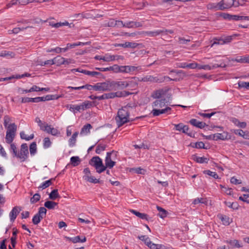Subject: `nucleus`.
I'll list each match as a JSON object with an SVG mask.
<instances>
[{
	"instance_id": "1",
	"label": "nucleus",
	"mask_w": 249,
	"mask_h": 249,
	"mask_svg": "<svg viewBox=\"0 0 249 249\" xmlns=\"http://www.w3.org/2000/svg\"><path fill=\"white\" fill-rule=\"evenodd\" d=\"M167 103L165 98L157 99L152 104L153 108L152 114L154 116H158L171 110V108L166 106Z\"/></svg>"
},
{
	"instance_id": "2",
	"label": "nucleus",
	"mask_w": 249,
	"mask_h": 249,
	"mask_svg": "<svg viewBox=\"0 0 249 249\" xmlns=\"http://www.w3.org/2000/svg\"><path fill=\"white\" fill-rule=\"evenodd\" d=\"M130 113L128 108L125 107L119 109L117 115L115 117V121L118 127L123 125L124 124L132 121L133 120L130 119Z\"/></svg>"
},
{
	"instance_id": "3",
	"label": "nucleus",
	"mask_w": 249,
	"mask_h": 249,
	"mask_svg": "<svg viewBox=\"0 0 249 249\" xmlns=\"http://www.w3.org/2000/svg\"><path fill=\"white\" fill-rule=\"evenodd\" d=\"M89 163L95 167L96 172L98 173H101L106 169V167L103 165L102 160L99 157H93L90 160Z\"/></svg>"
},
{
	"instance_id": "4",
	"label": "nucleus",
	"mask_w": 249,
	"mask_h": 249,
	"mask_svg": "<svg viewBox=\"0 0 249 249\" xmlns=\"http://www.w3.org/2000/svg\"><path fill=\"white\" fill-rule=\"evenodd\" d=\"M29 156L28 147L26 143H23L21 145L20 149L19 152L16 156V158L20 159L21 162L25 161Z\"/></svg>"
},
{
	"instance_id": "5",
	"label": "nucleus",
	"mask_w": 249,
	"mask_h": 249,
	"mask_svg": "<svg viewBox=\"0 0 249 249\" xmlns=\"http://www.w3.org/2000/svg\"><path fill=\"white\" fill-rule=\"evenodd\" d=\"M174 33L172 30H167L165 29L157 30L153 31H143L142 34L145 36H148L150 37H155L159 36V35L164 33L166 35L168 34H172Z\"/></svg>"
},
{
	"instance_id": "6",
	"label": "nucleus",
	"mask_w": 249,
	"mask_h": 249,
	"mask_svg": "<svg viewBox=\"0 0 249 249\" xmlns=\"http://www.w3.org/2000/svg\"><path fill=\"white\" fill-rule=\"evenodd\" d=\"M112 89L111 81H107L105 82L98 83L95 84V91H111Z\"/></svg>"
},
{
	"instance_id": "7",
	"label": "nucleus",
	"mask_w": 249,
	"mask_h": 249,
	"mask_svg": "<svg viewBox=\"0 0 249 249\" xmlns=\"http://www.w3.org/2000/svg\"><path fill=\"white\" fill-rule=\"evenodd\" d=\"M132 83V81H112V90H116L118 89H124L128 87Z\"/></svg>"
},
{
	"instance_id": "8",
	"label": "nucleus",
	"mask_w": 249,
	"mask_h": 249,
	"mask_svg": "<svg viewBox=\"0 0 249 249\" xmlns=\"http://www.w3.org/2000/svg\"><path fill=\"white\" fill-rule=\"evenodd\" d=\"M236 1L234 0H222L220 1V8L222 10L228 9L232 6L235 7Z\"/></svg>"
},
{
	"instance_id": "9",
	"label": "nucleus",
	"mask_w": 249,
	"mask_h": 249,
	"mask_svg": "<svg viewBox=\"0 0 249 249\" xmlns=\"http://www.w3.org/2000/svg\"><path fill=\"white\" fill-rule=\"evenodd\" d=\"M119 23H121L122 27H127L128 28L140 27L143 25V22L134 21H127L125 23H123V21H119Z\"/></svg>"
},
{
	"instance_id": "10",
	"label": "nucleus",
	"mask_w": 249,
	"mask_h": 249,
	"mask_svg": "<svg viewBox=\"0 0 249 249\" xmlns=\"http://www.w3.org/2000/svg\"><path fill=\"white\" fill-rule=\"evenodd\" d=\"M114 152V151L112 152H107L105 158V167L109 169L112 168L116 164V162L113 161L111 159V155Z\"/></svg>"
},
{
	"instance_id": "11",
	"label": "nucleus",
	"mask_w": 249,
	"mask_h": 249,
	"mask_svg": "<svg viewBox=\"0 0 249 249\" xmlns=\"http://www.w3.org/2000/svg\"><path fill=\"white\" fill-rule=\"evenodd\" d=\"M141 82H159L161 83L163 82V80L160 79L157 77H154L152 75H147L139 80Z\"/></svg>"
},
{
	"instance_id": "12",
	"label": "nucleus",
	"mask_w": 249,
	"mask_h": 249,
	"mask_svg": "<svg viewBox=\"0 0 249 249\" xmlns=\"http://www.w3.org/2000/svg\"><path fill=\"white\" fill-rule=\"evenodd\" d=\"M214 141L226 140L231 139V135L227 132L222 133H215L213 134Z\"/></svg>"
},
{
	"instance_id": "13",
	"label": "nucleus",
	"mask_w": 249,
	"mask_h": 249,
	"mask_svg": "<svg viewBox=\"0 0 249 249\" xmlns=\"http://www.w3.org/2000/svg\"><path fill=\"white\" fill-rule=\"evenodd\" d=\"M21 211V208L18 206L14 207L9 213L10 221L14 222L16 219L17 215Z\"/></svg>"
},
{
	"instance_id": "14",
	"label": "nucleus",
	"mask_w": 249,
	"mask_h": 249,
	"mask_svg": "<svg viewBox=\"0 0 249 249\" xmlns=\"http://www.w3.org/2000/svg\"><path fill=\"white\" fill-rule=\"evenodd\" d=\"M127 73L130 74H135L142 71L141 66H134L126 65Z\"/></svg>"
},
{
	"instance_id": "15",
	"label": "nucleus",
	"mask_w": 249,
	"mask_h": 249,
	"mask_svg": "<svg viewBox=\"0 0 249 249\" xmlns=\"http://www.w3.org/2000/svg\"><path fill=\"white\" fill-rule=\"evenodd\" d=\"M138 238L140 240L143 241L144 243L150 249H152V246L155 245V244L152 243L150 239L146 235H141L139 236Z\"/></svg>"
},
{
	"instance_id": "16",
	"label": "nucleus",
	"mask_w": 249,
	"mask_h": 249,
	"mask_svg": "<svg viewBox=\"0 0 249 249\" xmlns=\"http://www.w3.org/2000/svg\"><path fill=\"white\" fill-rule=\"evenodd\" d=\"M189 122L193 126L201 129L204 128L207 125L205 123L199 122L196 119H192Z\"/></svg>"
},
{
	"instance_id": "17",
	"label": "nucleus",
	"mask_w": 249,
	"mask_h": 249,
	"mask_svg": "<svg viewBox=\"0 0 249 249\" xmlns=\"http://www.w3.org/2000/svg\"><path fill=\"white\" fill-rule=\"evenodd\" d=\"M66 107L71 111L73 112L74 113H75L76 112H81L83 111L81 104L80 105H67Z\"/></svg>"
},
{
	"instance_id": "18",
	"label": "nucleus",
	"mask_w": 249,
	"mask_h": 249,
	"mask_svg": "<svg viewBox=\"0 0 249 249\" xmlns=\"http://www.w3.org/2000/svg\"><path fill=\"white\" fill-rule=\"evenodd\" d=\"M115 47H122L123 48H134L137 47V44L135 42H125L124 43L115 44Z\"/></svg>"
},
{
	"instance_id": "19",
	"label": "nucleus",
	"mask_w": 249,
	"mask_h": 249,
	"mask_svg": "<svg viewBox=\"0 0 249 249\" xmlns=\"http://www.w3.org/2000/svg\"><path fill=\"white\" fill-rule=\"evenodd\" d=\"M123 59V56L120 55H106L103 56V60L105 62H109L113 61L115 59Z\"/></svg>"
},
{
	"instance_id": "20",
	"label": "nucleus",
	"mask_w": 249,
	"mask_h": 249,
	"mask_svg": "<svg viewBox=\"0 0 249 249\" xmlns=\"http://www.w3.org/2000/svg\"><path fill=\"white\" fill-rule=\"evenodd\" d=\"M67 239L73 243L79 242L84 243L86 241V238L84 236L83 238H81L80 236H76L73 237H66Z\"/></svg>"
},
{
	"instance_id": "21",
	"label": "nucleus",
	"mask_w": 249,
	"mask_h": 249,
	"mask_svg": "<svg viewBox=\"0 0 249 249\" xmlns=\"http://www.w3.org/2000/svg\"><path fill=\"white\" fill-rule=\"evenodd\" d=\"M230 121L232 122L236 126L239 127L244 128L246 127L247 124L245 122H240L237 119L232 117L230 119Z\"/></svg>"
},
{
	"instance_id": "22",
	"label": "nucleus",
	"mask_w": 249,
	"mask_h": 249,
	"mask_svg": "<svg viewBox=\"0 0 249 249\" xmlns=\"http://www.w3.org/2000/svg\"><path fill=\"white\" fill-rule=\"evenodd\" d=\"M130 212L142 219H145L147 221L148 220V215L146 213H141L134 210H131Z\"/></svg>"
},
{
	"instance_id": "23",
	"label": "nucleus",
	"mask_w": 249,
	"mask_h": 249,
	"mask_svg": "<svg viewBox=\"0 0 249 249\" xmlns=\"http://www.w3.org/2000/svg\"><path fill=\"white\" fill-rule=\"evenodd\" d=\"M234 133L242 137L245 139L249 140V132L244 131L241 129H238L234 130Z\"/></svg>"
},
{
	"instance_id": "24",
	"label": "nucleus",
	"mask_w": 249,
	"mask_h": 249,
	"mask_svg": "<svg viewBox=\"0 0 249 249\" xmlns=\"http://www.w3.org/2000/svg\"><path fill=\"white\" fill-rule=\"evenodd\" d=\"M54 178H52L49 180H46L43 183H42L38 187L39 189H44L49 187L52 184V181L54 180Z\"/></svg>"
},
{
	"instance_id": "25",
	"label": "nucleus",
	"mask_w": 249,
	"mask_h": 249,
	"mask_svg": "<svg viewBox=\"0 0 249 249\" xmlns=\"http://www.w3.org/2000/svg\"><path fill=\"white\" fill-rule=\"evenodd\" d=\"M164 94V91L163 89H160L155 91L152 94V97L154 99H160L162 95Z\"/></svg>"
},
{
	"instance_id": "26",
	"label": "nucleus",
	"mask_w": 249,
	"mask_h": 249,
	"mask_svg": "<svg viewBox=\"0 0 249 249\" xmlns=\"http://www.w3.org/2000/svg\"><path fill=\"white\" fill-rule=\"evenodd\" d=\"M207 8L210 10H222L220 9V2L218 3H209L207 5Z\"/></svg>"
},
{
	"instance_id": "27",
	"label": "nucleus",
	"mask_w": 249,
	"mask_h": 249,
	"mask_svg": "<svg viewBox=\"0 0 249 249\" xmlns=\"http://www.w3.org/2000/svg\"><path fill=\"white\" fill-rule=\"evenodd\" d=\"M78 132H75L72 135L71 137L69 140V144L70 147H72L75 145L76 138L78 136Z\"/></svg>"
},
{
	"instance_id": "28",
	"label": "nucleus",
	"mask_w": 249,
	"mask_h": 249,
	"mask_svg": "<svg viewBox=\"0 0 249 249\" xmlns=\"http://www.w3.org/2000/svg\"><path fill=\"white\" fill-rule=\"evenodd\" d=\"M15 53L10 51H2L0 53V56L1 57H5L8 58H12L14 57Z\"/></svg>"
},
{
	"instance_id": "29",
	"label": "nucleus",
	"mask_w": 249,
	"mask_h": 249,
	"mask_svg": "<svg viewBox=\"0 0 249 249\" xmlns=\"http://www.w3.org/2000/svg\"><path fill=\"white\" fill-rule=\"evenodd\" d=\"M58 203L52 201H47L44 203V206L48 209H53L57 205Z\"/></svg>"
},
{
	"instance_id": "30",
	"label": "nucleus",
	"mask_w": 249,
	"mask_h": 249,
	"mask_svg": "<svg viewBox=\"0 0 249 249\" xmlns=\"http://www.w3.org/2000/svg\"><path fill=\"white\" fill-rule=\"evenodd\" d=\"M49 24L53 27L58 28L63 26H68L69 23L68 21H65L63 22H60L55 23L53 22H50Z\"/></svg>"
},
{
	"instance_id": "31",
	"label": "nucleus",
	"mask_w": 249,
	"mask_h": 249,
	"mask_svg": "<svg viewBox=\"0 0 249 249\" xmlns=\"http://www.w3.org/2000/svg\"><path fill=\"white\" fill-rule=\"evenodd\" d=\"M71 162L73 166L75 167L78 165L80 162L81 160L79 157L78 156H73L70 159Z\"/></svg>"
},
{
	"instance_id": "32",
	"label": "nucleus",
	"mask_w": 249,
	"mask_h": 249,
	"mask_svg": "<svg viewBox=\"0 0 249 249\" xmlns=\"http://www.w3.org/2000/svg\"><path fill=\"white\" fill-rule=\"evenodd\" d=\"M152 249H174L170 245H165L163 244H157L152 246Z\"/></svg>"
},
{
	"instance_id": "33",
	"label": "nucleus",
	"mask_w": 249,
	"mask_h": 249,
	"mask_svg": "<svg viewBox=\"0 0 249 249\" xmlns=\"http://www.w3.org/2000/svg\"><path fill=\"white\" fill-rule=\"evenodd\" d=\"M15 134L11 133L10 132H6L5 137L6 142L7 143H11L15 138Z\"/></svg>"
},
{
	"instance_id": "34",
	"label": "nucleus",
	"mask_w": 249,
	"mask_h": 249,
	"mask_svg": "<svg viewBox=\"0 0 249 249\" xmlns=\"http://www.w3.org/2000/svg\"><path fill=\"white\" fill-rule=\"evenodd\" d=\"M83 73L90 76L91 77H97L98 76L102 75V73L97 71H91L88 70H85V71H82Z\"/></svg>"
},
{
	"instance_id": "35",
	"label": "nucleus",
	"mask_w": 249,
	"mask_h": 249,
	"mask_svg": "<svg viewBox=\"0 0 249 249\" xmlns=\"http://www.w3.org/2000/svg\"><path fill=\"white\" fill-rule=\"evenodd\" d=\"M54 64L59 66L61 65H64V57L58 55L53 58Z\"/></svg>"
},
{
	"instance_id": "36",
	"label": "nucleus",
	"mask_w": 249,
	"mask_h": 249,
	"mask_svg": "<svg viewBox=\"0 0 249 249\" xmlns=\"http://www.w3.org/2000/svg\"><path fill=\"white\" fill-rule=\"evenodd\" d=\"M120 20H115L114 19H110L107 22L105 23V27H114L117 26V23Z\"/></svg>"
},
{
	"instance_id": "37",
	"label": "nucleus",
	"mask_w": 249,
	"mask_h": 249,
	"mask_svg": "<svg viewBox=\"0 0 249 249\" xmlns=\"http://www.w3.org/2000/svg\"><path fill=\"white\" fill-rule=\"evenodd\" d=\"M29 102L38 103L37 97L35 98L23 97L21 98L22 103Z\"/></svg>"
},
{
	"instance_id": "38",
	"label": "nucleus",
	"mask_w": 249,
	"mask_h": 249,
	"mask_svg": "<svg viewBox=\"0 0 249 249\" xmlns=\"http://www.w3.org/2000/svg\"><path fill=\"white\" fill-rule=\"evenodd\" d=\"M226 242L230 244L231 248H240L241 246L239 244V242L237 240H227Z\"/></svg>"
},
{
	"instance_id": "39",
	"label": "nucleus",
	"mask_w": 249,
	"mask_h": 249,
	"mask_svg": "<svg viewBox=\"0 0 249 249\" xmlns=\"http://www.w3.org/2000/svg\"><path fill=\"white\" fill-rule=\"evenodd\" d=\"M6 128H7L6 132H10L11 133L15 134L16 131L17 130V125L15 123H13L8 125Z\"/></svg>"
},
{
	"instance_id": "40",
	"label": "nucleus",
	"mask_w": 249,
	"mask_h": 249,
	"mask_svg": "<svg viewBox=\"0 0 249 249\" xmlns=\"http://www.w3.org/2000/svg\"><path fill=\"white\" fill-rule=\"evenodd\" d=\"M10 144V148L9 149L10 152L12 154L13 157H16V156L18 153V151H17V148L16 145L15 143H12V142Z\"/></svg>"
},
{
	"instance_id": "41",
	"label": "nucleus",
	"mask_w": 249,
	"mask_h": 249,
	"mask_svg": "<svg viewBox=\"0 0 249 249\" xmlns=\"http://www.w3.org/2000/svg\"><path fill=\"white\" fill-rule=\"evenodd\" d=\"M183 133L192 138H195V133L193 131H189V128L188 126L186 125L185 126Z\"/></svg>"
},
{
	"instance_id": "42",
	"label": "nucleus",
	"mask_w": 249,
	"mask_h": 249,
	"mask_svg": "<svg viewBox=\"0 0 249 249\" xmlns=\"http://www.w3.org/2000/svg\"><path fill=\"white\" fill-rule=\"evenodd\" d=\"M229 41L224 40L222 39L214 38L213 39V42L211 45V47H213L214 45H222Z\"/></svg>"
},
{
	"instance_id": "43",
	"label": "nucleus",
	"mask_w": 249,
	"mask_h": 249,
	"mask_svg": "<svg viewBox=\"0 0 249 249\" xmlns=\"http://www.w3.org/2000/svg\"><path fill=\"white\" fill-rule=\"evenodd\" d=\"M30 152L31 156H34L36 153V142H33L30 145Z\"/></svg>"
},
{
	"instance_id": "44",
	"label": "nucleus",
	"mask_w": 249,
	"mask_h": 249,
	"mask_svg": "<svg viewBox=\"0 0 249 249\" xmlns=\"http://www.w3.org/2000/svg\"><path fill=\"white\" fill-rule=\"evenodd\" d=\"M203 173L205 175H208L209 176L212 177L215 179L219 178V176L215 172H212L209 170H204Z\"/></svg>"
},
{
	"instance_id": "45",
	"label": "nucleus",
	"mask_w": 249,
	"mask_h": 249,
	"mask_svg": "<svg viewBox=\"0 0 249 249\" xmlns=\"http://www.w3.org/2000/svg\"><path fill=\"white\" fill-rule=\"evenodd\" d=\"M59 197L57 189L53 190L49 194V198L52 200H55L56 198Z\"/></svg>"
},
{
	"instance_id": "46",
	"label": "nucleus",
	"mask_w": 249,
	"mask_h": 249,
	"mask_svg": "<svg viewBox=\"0 0 249 249\" xmlns=\"http://www.w3.org/2000/svg\"><path fill=\"white\" fill-rule=\"evenodd\" d=\"M20 136L21 139L25 140L26 141L32 140L34 137V135L33 134L30 135L29 136H27V135L23 131H22L20 133Z\"/></svg>"
},
{
	"instance_id": "47",
	"label": "nucleus",
	"mask_w": 249,
	"mask_h": 249,
	"mask_svg": "<svg viewBox=\"0 0 249 249\" xmlns=\"http://www.w3.org/2000/svg\"><path fill=\"white\" fill-rule=\"evenodd\" d=\"M92 128V126L89 124H87L83 126L82 127L81 134L82 133H86L87 134L89 132L90 129Z\"/></svg>"
},
{
	"instance_id": "48",
	"label": "nucleus",
	"mask_w": 249,
	"mask_h": 249,
	"mask_svg": "<svg viewBox=\"0 0 249 249\" xmlns=\"http://www.w3.org/2000/svg\"><path fill=\"white\" fill-rule=\"evenodd\" d=\"M157 210L159 212V215L160 217L163 218L166 216L167 212L166 210L160 206H157Z\"/></svg>"
},
{
	"instance_id": "49",
	"label": "nucleus",
	"mask_w": 249,
	"mask_h": 249,
	"mask_svg": "<svg viewBox=\"0 0 249 249\" xmlns=\"http://www.w3.org/2000/svg\"><path fill=\"white\" fill-rule=\"evenodd\" d=\"M84 179L89 182L95 183V184L100 183V180L99 179L94 178V177L93 176H87L86 178Z\"/></svg>"
},
{
	"instance_id": "50",
	"label": "nucleus",
	"mask_w": 249,
	"mask_h": 249,
	"mask_svg": "<svg viewBox=\"0 0 249 249\" xmlns=\"http://www.w3.org/2000/svg\"><path fill=\"white\" fill-rule=\"evenodd\" d=\"M112 92L104 93L101 96H99L98 100H102L104 99H113Z\"/></svg>"
},
{
	"instance_id": "51",
	"label": "nucleus",
	"mask_w": 249,
	"mask_h": 249,
	"mask_svg": "<svg viewBox=\"0 0 249 249\" xmlns=\"http://www.w3.org/2000/svg\"><path fill=\"white\" fill-rule=\"evenodd\" d=\"M40 195L38 193L35 194L30 199L31 203L34 204L36 203L40 200Z\"/></svg>"
},
{
	"instance_id": "52",
	"label": "nucleus",
	"mask_w": 249,
	"mask_h": 249,
	"mask_svg": "<svg viewBox=\"0 0 249 249\" xmlns=\"http://www.w3.org/2000/svg\"><path fill=\"white\" fill-rule=\"evenodd\" d=\"M92 107V103L89 101H85L81 104L82 110L89 108Z\"/></svg>"
},
{
	"instance_id": "53",
	"label": "nucleus",
	"mask_w": 249,
	"mask_h": 249,
	"mask_svg": "<svg viewBox=\"0 0 249 249\" xmlns=\"http://www.w3.org/2000/svg\"><path fill=\"white\" fill-rule=\"evenodd\" d=\"M43 219L42 217L38 215L36 213L33 217L32 219V222L34 224L37 225L38 224L40 221Z\"/></svg>"
},
{
	"instance_id": "54",
	"label": "nucleus",
	"mask_w": 249,
	"mask_h": 249,
	"mask_svg": "<svg viewBox=\"0 0 249 249\" xmlns=\"http://www.w3.org/2000/svg\"><path fill=\"white\" fill-rule=\"evenodd\" d=\"M174 129L178 131L179 132H181L183 133L184 128L185 127V125H184L182 123H179L178 124H174Z\"/></svg>"
},
{
	"instance_id": "55",
	"label": "nucleus",
	"mask_w": 249,
	"mask_h": 249,
	"mask_svg": "<svg viewBox=\"0 0 249 249\" xmlns=\"http://www.w3.org/2000/svg\"><path fill=\"white\" fill-rule=\"evenodd\" d=\"M47 210L44 207H40L38 209V212H37V214L41 216L43 218L46 214Z\"/></svg>"
},
{
	"instance_id": "56",
	"label": "nucleus",
	"mask_w": 249,
	"mask_h": 249,
	"mask_svg": "<svg viewBox=\"0 0 249 249\" xmlns=\"http://www.w3.org/2000/svg\"><path fill=\"white\" fill-rule=\"evenodd\" d=\"M106 146L101 144H98L96 148L95 152L97 154H100L102 151L106 149Z\"/></svg>"
},
{
	"instance_id": "57",
	"label": "nucleus",
	"mask_w": 249,
	"mask_h": 249,
	"mask_svg": "<svg viewBox=\"0 0 249 249\" xmlns=\"http://www.w3.org/2000/svg\"><path fill=\"white\" fill-rule=\"evenodd\" d=\"M195 160L198 163H208L209 159L205 157H196Z\"/></svg>"
},
{
	"instance_id": "58",
	"label": "nucleus",
	"mask_w": 249,
	"mask_h": 249,
	"mask_svg": "<svg viewBox=\"0 0 249 249\" xmlns=\"http://www.w3.org/2000/svg\"><path fill=\"white\" fill-rule=\"evenodd\" d=\"M52 142L50 139L48 137L45 138L43 140V147L45 148H49L51 146Z\"/></svg>"
},
{
	"instance_id": "59",
	"label": "nucleus",
	"mask_w": 249,
	"mask_h": 249,
	"mask_svg": "<svg viewBox=\"0 0 249 249\" xmlns=\"http://www.w3.org/2000/svg\"><path fill=\"white\" fill-rule=\"evenodd\" d=\"M238 84L240 88H244L247 89H249V82L240 81L238 82Z\"/></svg>"
},
{
	"instance_id": "60",
	"label": "nucleus",
	"mask_w": 249,
	"mask_h": 249,
	"mask_svg": "<svg viewBox=\"0 0 249 249\" xmlns=\"http://www.w3.org/2000/svg\"><path fill=\"white\" fill-rule=\"evenodd\" d=\"M120 66L114 64L112 66H110V71H113L115 73H119Z\"/></svg>"
},
{
	"instance_id": "61",
	"label": "nucleus",
	"mask_w": 249,
	"mask_h": 249,
	"mask_svg": "<svg viewBox=\"0 0 249 249\" xmlns=\"http://www.w3.org/2000/svg\"><path fill=\"white\" fill-rule=\"evenodd\" d=\"M125 92L124 91H117L116 92H112V98H114L115 97H124V94Z\"/></svg>"
},
{
	"instance_id": "62",
	"label": "nucleus",
	"mask_w": 249,
	"mask_h": 249,
	"mask_svg": "<svg viewBox=\"0 0 249 249\" xmlns=\"http://www.w3.org/2000/svg\"><path fill=\"white\" fill-rule=\"evenodd\" d=\"M23 0H12L9 3L6 4V8L8 9L11 7L13 5L17 4L18 1H19V2L20 3Z\"/></svg>"
},
{
	"instance_id": "63",
	"label": "nucleus",
	"mask_w": 249,
	"mask_h": 249,
	"mask_svg": "<svg viewBox=\"0 0 249 249\" xmlns=\"http://www.w3.org/2000/svg\"><path fill=\"white\" fill-rule=\"evenodd\" d=\"M206 203L207 201L203 198H197L195 199L193 201V204H197L198 203L206 204Z\"/></svg>"
},
{
	"instance_id": "64",
	"label": "nucleus",
	"mask_w": 249,
	"mask_h": 249,
	"mask_svg": "<svg viewBox=\"0 0 249 249\" xmlns=\"http://www.w3.org/2000/svg\"><path fill=\"white\" fill-rule=\"evenodd\" d=\"M226 205L228 207L235 210L237 209L238 207V205L237 202L231 203L230 202H228L226 203Z\"/></svg>"
}]
</instances>
